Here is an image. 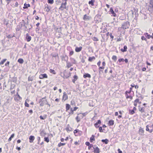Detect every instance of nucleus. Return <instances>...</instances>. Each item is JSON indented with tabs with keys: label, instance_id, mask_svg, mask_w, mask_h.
Masks as SVG:
<instances>
[{
	"label": "nucleus",
	"instance_id": "nucleus-12",
	"mask_svg": "<svg viewBox=\"0 0 153 153\" xmlns=\"http://www.w3.org/2000/svg\"><path fill=\"white\" fill-rule=\"evenodd\" d=\"M109 12L110 13L112 14V16L115 17L116 16V14L114 13V11L112 9V8H111L110 9Z\"/></svg>",
	"mask_w": 153,
	"mask_h": 153
},
{
	"label": "nucleus",
	"instance_id": "nucleus-18",
	"mask_svg": "<svg viewBox=\"0 0 153 153\" xmlns=\"http://www.w3.org/2000/svg\"><path fill=\"white\" fill-rule=\"evenodd\" d=\"M15 99L16 100H18L22 99V98L18 94V93H17L16 97H15Z\"/></svg>",
	"mask_w": 153,
	"mask_h": 153
},
{
	"label": "nucleus",
	"instance_id": "nucleus-47",
	"mask_svg": "<svg viewBox=\"0 0 153 153\" xmlns=\"http://www.w3.org/2000/svg\"><path fill=\"white\" fill-rule=\"evenodd\" d=\"M79 131V130L77 129L75 130L74 131V134L77 133Z\"/></svg>",
	"mask_w": 153,
	"mask_h": 153
},
{
	"label": "nucleus",
	"instance_id": "nucleus-30",
	"mask_svg": "<svg viewBox=\"0 0 153 153\" xmlns=\"http://www.w3.org/2000/svg\"><path fill=\"white\" fill-rule=\"evenodd\" d=\"M101 141L102 142L104 143L105 144H108V140L107 139L102 140Z\"/></svg>",
	"mask_w": 153,
	"mask_h": 153
},
{
	"label": "nucleus",
	"instance_id": "nucleus-50",
	"mask_svg": "<svg viewBox=\"0 0 153 153\" xmlns=\"http://www.w3.org/2000/svg\"><path fill=\"white\" fill-rule=\"evenodd\" d=\"M94 126L96 128H98L99 127V124H97V123H96L94 124Z\"/></svg>",
	"mask_w": 153,
	"mask_h": 153
},
{
	"label": "nucleus",
	"instance_id": "nucleus-3",
	"mask_svg": "<svg viewBox=\"0 0 153 153\" xmlns=\"http://www.w3.org/2000/svg\"><path fill=\"white\" fill-rule=\"evenodd\" d=\"M129 26V22H124L122 25V28L124 29H126L128 28Z\"/></svg>",
	"mask_w": 153,
	"mask_h": 153
},
{
	"label": "nucleus",
	"instance_id": "nucleus-38",
	"mask_svg": "<svg viewBox=\"0 0 153 153\" xmlns=\"http://www.w3.org/2000/svg\"><path fill=\"white\" fill-rule=\"evenodd\" d=\"M95 57L94 56L92 57H89L88 58V61L90 62H91L93 59H95Z\"/></svg>",
	"mask_w": 153,
	"mask_h": 153
},
{
	"label": "nucleus",
	"instance_id": "nucleus-10",
	"mask_svg": "<svg viewBox=\"0 0 153 153\" xmlns=\"http://www.w3.org/2000/svg\"><path fill=\"white\" fill-rule=\"evenodd\" d=\"M144 132V131L143 128H139L138 131V133L140 135H143Z\"/></svg>",
	"mask_w": 153,
	"mask_h": 153
},
{
	"label": "nucleus",
	"instance_id": "nucleus-53",
	"mask_svg": "<svg viewBox=\"0 0 153 153\" xmlns=\"http://www.w3.org/2000/svg\"><path fill=\"white\" fill-rule=\"evenodd\" d=\"M85 144L87 146H89L91 144H90V143L88 142H85Z\"/></svg>",
	"mask_w": 153,
	"mask_h": 153
},
{
	"label": "nucleus",
	"instance_id": "nucleus-25",
	"mask_svg": "<svg viewBox=\"0 0 153 153\" xmlns=\"http://www.w3.org/2000/svg\"><path fill=\"white\" fill-rule=\"evenodd\" d=\"M74 79L72 80V81L74 83H75V81L76 80L78 79V76H77L76 75H75L74 76Z\"/></svg>",
	"mask_w": 153,
	"mask_h": 153
},
{
	"label": "nucleus",
	"instance_id": "nucleus-2",
	"mask_svg": "<svg viewBox=\"0 0 153 153\" xmlns=\"http://www.w3.org/2000/svg\"><path fill=\"white\" fill-rule=\"evenodd\" d=\"M67 0H65L64 3L63 2L61 4V6L59 8V10H64L65 9H66V5L67 4L66 1Z\"/></svg>",
	"mask_w": 153,
	"mask_h": 153
},
{
	"label": "nucleus",
	"instance_id": "nucleus-48",
	"mask_svg": "<svg viewBox=\"0 0 153 153\" xmlns=\"http://www.w3.org/2000/svg\"><path fill=\"white\" fill-rule=\"evenodd\" d=\"M124 61V59L123 58L120 59H118V61L119 62H123Z\"/></svg>",
	"mask_w": 153,
	"mask_h": 153
},
{
	"label": "nucleus",
	"instance_id": "nucleus-49",
	"mask_svg": "<svg viewBox=\"0 0 153 153\" xmlns=\"http://www.w3.org/2000/svg\"><path fill=\"white\" fill-rule=\"evenodd\" d=\"M141 39L142 40H145L146 41H147L145 37L144 36H142L141 37Z\"/></svg>",
	"mask_w": 153,
	"mask_h": 153
},
{
	"label": "nucleus",
	"instance_id": "nucleus-1",
	"mask_svg": "<svg viewBox=\"0 0 153 153\" xmlns=\"http://www.w3.org/2000/svg\"><path fill=\"white\" fill-rule=\"evenodd\" d=\"M71 106H66V111L69 114H73L74 111H76L78 108L76 107H72Z\"/></svg>",
	"mask_w": 153,
	"mask_h": 153
},
{
	"label": "nucleus",
	"instance_id": "nucleus-36",
	"mask_svg": "<svg viewBox=\"0 0 153 153\" xmlns=\"http://www.w3.org/2000/svg\"><path fill=\"white\" fill-rule=\"evenodd\" d=\"M46 133L44 131H42L40 133V135L42 136H45Z\"/></svg>",
	"mask_w": 153,
	"mask_h": 153
},
{
	"label": "nucleus",
	"instance_id": "nucleus-24",
	"mask_svg": "<svg viewBox=\"0 0 153 153\" xmlns=\"http://www.w3.org/2000/svg\"><path fill=\"white\" fill-rule=\"evenodd\" d=\"M47 117V115L45 114L43 116L41 115L39 117L40 118L41 120H44Z\"/></svg>",
	"mask_w": 153,
	"mask_h": 153
},
{
	"label": "nucleus",
	"instance_id": "nucleus-54",
	"mask_svg": "<svg viewBox=\"0 0 153 153\" xmlns=\"http://www.w3.org/2000/svg\"><path fill=\"white\" fill-rule=\"evenodd\" d=\"M96 123L98 124H100L101 123V121L100 120H99Z\"/></svg>",
	"mask_w": 153,
	"mask_h": 153
},
{
	"label": "nucleus",
	"instance_id": "nucleus-64",
	"mask_svg": "<svg viewBox=\"0 0 153 153\" xmlns=\"http://www.w3.org/2000/svg\"><path fill=\"white\" fill-rule=\"evenodd\" d=\"M10 63V62L9 61H8L7 62V63L5 64V65L6 66H7V65H9Z\"/></svg>",
	"mask_w": 153,
	"mask_h": 153
},
{
	"label": "nucleus",
	"instance_id": "nucleus-6",
	"mask_svg": "<svg viewBox=\"0 0 153 153\" xmlns=\"http://www.w3.org/2000/svg\"><path fill=\"white\" fill-rule=\"evenodd\" d=\"M136 111V108L135 107H134L132 110L129 109V113L131 115H133L135 113Z\"/></svg>",
	"mask_w": 153,
	"mask_h": 153
},
{
	"label": "nucleus",
	"instance_id": "nucleus-31",
	"mask_svg": "<svg viewBox=\"0 0 153 153\" xmlns=\"http://www.w3.org/2000/svg\"><path fill=\"white\" fill-rule=\"evenodd\" d=\"M94 0H91V1H89L88 3L89 4H91L92 6H94Z\"/></svg>",
	"mask_w": 153,
	"mask_h": 153
},
{
	"label": "nucleus",
	"instance_id": "nucleus-55",
	"mask_svg": "<svg viewBox=\"0 0 153 153\" xmlns=\"http://www.w3.org/2000/svg\"><path fill=\"white\" fill-rule=\"evenodd\" d=\"M20 28H21L19 26H17V28H16V30L17 31H19L20 30Z\"/></svg>",
	"mask_w": 153,
	"mask_h": 153
},
{
	"label": "nucleus",
	"instance_id": "nucleus-29",
	"mask_svg": "<svg viewBox=\"0 0 153 153\" xmlns=\"http://www.w3.org/2000/svg\"><path fill=\"white\" fill-rule=\"evenodd\" d=\"M144 35L148 39H150L151 38V36L148 34V33H144Z\"/></svg>",
	"mask_w": 153,
	"mask_h": 153
},
{
	"label": "nucleus",
	"instance_id": "nucleus-41",
	"mask_svg": "<svg viewBox=\"0 0 153 153\" xmlns=\"http://www.w3.org/2000/svg\"><path fill=\"white\" fill-rule=\"evenodd\" d=\"M88 16H87L86 14H85L84 15L83 19L84 20H85L87 19H88Z\"/></svg>",
	"mask_w": 153,
	"mask_h": 153
},
{
	"label": "nucleus",
	"instance_id": "nucleus-5",
	"mask_svg": "<svg viewBox=\"0 0 153 153\" xmlns=\"http://www.w3.org/2000/svg\"><path fill=\"white\" fill-rule=\"evenodd\" d=\"M82 118V117L81 115V113H80L77 114V116L76 117V120L77 122L78 123Z\"/></svg>",
	"mask_w": 153,
	"mask_h": 153
},
{
	"label": "nucleus",
	"instance_id": "nucleus-16",
	"mask_svg": "<svg viewBox=\"0 0 153 153\" xmlns=\"http://www.w3.org/2000/svg\"><path fill=\"white\" fill-rule=\"evenodd\" d=\"M141 103V102L139 100V99H136V100L134 103V105H137V104H140Z\"/></svg>",
	"mask_w": 153,
	"mask_h": 153
},
{
	"label": "nucleus",
	"instance_id": "nucleus-13",
	"mask_svg": "<svg viewBox=\"0 0 153 153\" xmlns=\"http://www.w3.org/2000/svg\"><path fill=\"white\" fill-rule=\"evenodd\" d=\"M35 139V137L33 136H30L29 137V142L30 143L33 142Z\"/></svg>",
	"mask_w": 153,
	"mask_h": 153
},
{
	"label": "nucleus",
	"instance_id": "nucleus-19",
	"mask_svg": "<svg viewBox=\"0 0 153 153\" xmlns=\"http://www.w3.org/2000/svg\"><path fill=\"white\" fill-rule=\"evenodd\" d=\"M82 49V47H80L79 48L76 47L75 49V51L76 52H79L81 51Z\"/></svg>",
	"mask_w": 153,
	"mask_h": 153
},
{
	"label": "nucleus",
	"instance_id": "nucleus-23",
	"mask_svg": "<svg viewBox=\"0 0 153 153\" xmlns=\"http://www.w3.org/2000/svg\"><path fill=\"white\" fill-rule=\"evenodd\" d=\"M68 97L66 94L65 92L63 96V100L65 101L67 99Z\"/></svg>",
	"mask_w": 153,
	"mask_h": 153
},
{
	"label": "nucleus",
	"instance_id": "nucleus-33",
	"mask_svg": "<svg viewBox=\"0 0 153 153\" xmlns=\"http://www.w3.org/2000/svg\"><path fill=\"white\" fill-rule=\"evenodd\" d=\"M66 144V143H61L60 142L58 144V146L59 147H60L65 146Z\"/></svg>",
	"mask_w": 153,
	"mask_h": 153
},
{
	"label": "nucleus",
	"instance_id": "nucleus-20",
	"mask_svg": "<svg viewBox=\"0 0 153 153\" xmlns=\"http://www.w3.org/2000/svg\"><path fill=\"white\" fill-rule=\"evenodd\" d=\"M138 109L139 111H141L142 113L144 112L145 111V108L144 107H141L139 106Z\"/></svg>",
	"mask_w": 153,
	"mask_h": 153
},
{
	"label": "nucleus",
	"instance_id": "nucleus-52",
	"mask_svg": "<svg viewBox=\"0 0 153 153\" xmlns=\"http://www.w3.org/2000/svg\"><path fill=\"white\" fill-rule=\"evenodd\" d=\"M74 53V52L73 51H71L70 52L69 55L70 56H71Z\"/></svg>",
	"mask_w": 153,
	"mask_h": 153
},
{
	"label": "nucleus",
	"instance_id": "nucleus-27",
	"mask_svg": "<svg viewBox=\"0 0 153 153\" xmlns=\"http://www.w3.org/2000/svg\"><path fill=\"white\" fill-rule=\"evenodd\" d=\"M149 4L150 5L149 6V7L151 8H153V0H150L149 1Z\"/></svg>",
	"mask_w": 153,
	"mask_h": 153
},
{
	"label": "nucleus",
	"instance_id": "nucleus-28",
	"mask_svg": "<svg viewBox=\"0 0 153 153\" xmlns=\"http://www.w3.org/2000/svg\"><path fill=\"white\" fill-rule=\"evenodd\" d=\"M127 47L125 45L124 46L123 49L122 48L121 51L122 52H125L127 51Z\"/></svg>",
	"mask_w": 153,
	"mask_h": 153
},
{
	"label": "nucleus",
	"instance_id": "nucleus-45",
	"mask_svg": "<svg viewBox=\"0 0 153 153\" xmlns=\"http://www.w3.org/2000/svg\"><path fill=\"white\" fill-rule=\"evenodd\" d=\"M48 2L51 4H52L53 3V0H48Z\"/></svg>",
	"mask_w": 153,
	"mask_h": 153
},
{
	"label": "nucleus",
	"instance_id": "nucleus-8",
	"mask_svg": "<svg viewBox=\"0 0 153 153\" xmlns=\"http://www.w3.org/2000/svg\"><path fill=\"white\" fill-rule=\"evenodd\" d=\"M26 39L27 40V42H30L31 39V36H29L28 33H27L26 34Z\"/></svg>",
	"mask_w": 153,
	"mask_h": 153
},
{
	"label": "nucleus",
	"instance_id": "nucleus-61",
	"mask_svg": "<svg viewBox=\"0 0 153 153\" xmlns=\"http://www.w3.org/2000/svg\"><path fill=\"white\" fill-rule=\"evenodd\" d=\"M13 37V36H12L11 35H9L8 36H7V37L8 38H12Z\"/></svg>",
	"mask_w": 153,
	"mask_h": 153
},
{
	"label": "nucleus",
	"instance_id": "nucleus-59",
	"mask_svg": "<svg viewBox=\"0 0 153 153\" xmlns=\"http://www.w3.org/2000/svg\"><path fill=\"white\" fill-rule=\"evenodd\" d=\"M15 136V134H13L10 137L11 138H13L14 136Z\"/></svg>",
	"mask_w": 153,
	"mask_h": 153
},
{
	"label": "nucleus",
	"instance_id": "nucleus-51",
	"mask_svg": "<svg viewBox=\"0 0 153 153\" xmlns=\"http://www.w3.org/2000/svg\"><path fill=\"white\" fill-rule=\"evenodd\" d=\"M88 146V149L89 150H90V149L91 148L93 147V145L92 144H90V145H89Z\"/></svg>",
	"mask_w": 153,
	"mask_h": 153
},
{
	"label": "nucleus",
	"instance_id": "nucleus-7",
	"mask_svg": "<svg viewBox=\"0 0 153 153\" xmlns=\"http://www.w3.org/2000/svg\"><path fill=\"white\" fill-rule=\"evenodd\" d=\"M25 105H29V104L33 105V102L27 99L25 101Z\"/></svg>",
	"mask_w": 153,
	"mask_h": 153
},
{
	"label": "nucleus",
	"instance_id": "nucleus-40",
	"mask_svg": "<svg viewBox=\"0 0 153 153\" xmlns=\"http://www.w3.org/2000/svg\"><path fill=\"white\" fill-rule=\"evenodd\" d=\"M112 59L115 62H116L117 60V57L116 56L114 55L112 56Z\"/></svg>",
	"mask_w": 153,
	"mask_h": 153
},
{
	"label": "nucleus",
	"instance_id": "nucleus-37",
	"mask_svg": "<svg viewBox=\"0 0 153 153\" xmlns=\"http://www.w3.org/2000/svg\"><path fill=\"white\" fill-rule=\"evenodd\" d=\"M44 141L47 143H48L50 140L48 137H45L44 138Z\"/></svg>",
	"mask_w": 153,
	"mask_h": 153
},
{
	"label": "nucleus",
	"instance_id": "nucleus-15",
	"mask_svg": "<svg viewBox=\"0 0 153 153\" xmlns=\"http://www.w3.org/2000/svg\"><path fill=\"white\" fill-rule=\"evenodd\" d=\"M69 139L70 140V143H72L73 142V139L72 138H71L70 136H69L68 137H67L65 139V140L67 141Z\"/></svg>",
	"mask_w": 153,
	"mask_h": 153
},
{
	"label": "nucleus",
	"instance_id": "nucleus-58",
	"mask_svg": "<svg viewBox=\"0 0 153 153\" xmlns=\"http://www.w3.org/2000/svg\"><path fill=\"white\" fill-rule=\"evenodd\" d=\"M15 136V134H13L10 137L11 138H13L14 136Z\"/></svg>",
	"mask_w": 153,
	"mask_h": 153
},
{
	"label": "nucleus",
	"instance_id": "nucleus-43",
	"mask_svg": "<svg viewBox=\"0 0 153 153\" xmlns=\"http://www.w3.org/2000/svg\"><path fill=\"white\" fill-rule=\"evenodd\" d=\"M33 80V78L32 76H29L28 78V80L29 81H32Z\"/></svg>",
	"mask_w": 153,
	"mask_h": 153
},
{
	"label": "nucleus",
	"instance_id": "nucleus-9",
	"mask_svg": "<svg viewBox=\"0 0 153 153\" xmlns=\"http://www.w3.org/2000/svg\"><path fill=\"white\" fill-rule=\"evenodd\" d=\"M94 149V153H100V150L99 148L97 146L95 148H93Z\"/></svg>",
	"mask_w": 153,
	"mask_h": 153
},
{
	"label": "nucleus",
	"instance_id": "nucleus-17",
	"mask_svg": "<svg viewBox=\"0 0 153 153\" xmlns=\"http://www.w3.org/2000/svg\"><path fill=\"white\" fill-rule=\"evenodd\" d=\"M21 25V26L20 27V28H21L22 27V26H25L26 28H27V27L25 25V23L24 21V20H22V22H20Z\"/></svg>",
	"mask_w": 153,
	"mask_h": 153
},
{
	"label": "nucleus",
	"instance_id": "nucleus-60",
	"mask_svg": "<svg viewBox=\"0 0 153 153\" xmlns=\"http://www.w3.org/2000/svg\"><path fill=\"white\" fill-rule=\"evenodd\" d=\"M15 136V134H13L10 137L11 138H13L14 136Z\"/></svg>",
	"mask_w": 153,
	"mask_h": 153
},
{
	"label": "nucleus",
	"instance_id": "nucleus-14",
	"mask_svg": "<svg viewBox=\"0 0 153 153\" xmlns=\"http://www.w3.org/2000/svg\"><path fill=\"white\" fill-rule=\"evenodd\" d=\"M149 127L150 126L149 125H147L146 126V131H149L150 133H152L153 131V129H151L150 130L149 128Z\"/></svg>",
	"mask_w": 153,
	"mask_h": 153
},
{
	"label": "nucleus",
	"instance_id": "nucleus-63",
	"mask_svg": "<svg viewBox=\"0 0 153 153\" xmlns=\"http://www.w3.org/2000/svg\"><path fill=\"white\" fill-rule=\"evenodd\" d=\"M29 112L30 113V114H32L33 112V110H30L29 111Z\"/></svg>",
	"mask_w": 153,
	"mask_h": 153
},
{
	"label": "nucleus",
	"instance_id": "nucleus-4",
	"mask_svg": "<svg viewBox=\"0 0 153 153\" xmlns=\"http://www.w3.org/2000/svg\"><path fill=\"white\" fill-rule=\"evenodd\" d=\"M40 105H45L48 104V102L45 98H42L39 102Z\"/></svg>",
	"mask_w": 153,
	"mask_h": 153
},
{
	"label": "nucleus",
	"instance_id": "nucleus-32",
	"mask_svg": "<svg viewBox=\"0 0 153 153\" xmlns=\"http://www.w3.org/2000/svg\"><path fill=\"white\" fill-rule=\"evenodd\" d=\"M18 62L20 64H22L24 62V60L22 59L19 58L18 59Z\"/></svg>",
	"mask_w": 153,
	"mask_h": 153
},
{
	"label": "nucleus",
	"instance_id": "nucleus-22",
	"mask_svg": "<svg viewBox=\"0 0 153 153\" xmlns=\"http://www.w3.org/2000/svg\"><path fill=\"white\" fill-rule=\"evenodd\" d=\"M95 140V136L94 135H92L90 138V141L91 143H92L93 141Z\"/></svg>",
	"mask_w": 153,
	"mask_h": 153
},
{
	"label": "nucleus",
	"instance_id": "nucleus-57",
	"mask_svg": "<svg viewBox=\"0 0 153 153\" xmlns=\"http://www.w3.org/2000/svg\"><path fill=\"white\" fill-rule=\"evenodd\" d=\"M109 35H110V36L111 38H112V39H113L114 38V36L112 35V34L111 33L109 34Z\"/></svg>",
	"mask_w": 153,
	"mask_h": 153
},
{
	"label": "nucleus",
	"instance_id": "nucleus-44",
	"mask_svg": "<svg viewBox=\"0 0 153 153\" xmlns=\"http://www.w3.org/2000/svg\"><path fill=\"white\" fill-rule=\"evenodd\" d=\"M92 39L94 41H97L99 40L98 39L95 37H94Z\"/></svg>",
	"mask_w": 153,
	"mask_h": 153
},
{
	"label": "nucleus",
	"instance_id": "nucleus-21",
	"mask_svg": "<svg viewBox=\"0 0 153 153\" xmlns=\"http://www.w3.org/2000/svg\"><path fill=\"white\" fill-rule=\"evenodd\" d=\"M114 124V121L113 120H110L108 122V125L109 126H113Z\"/></svg>",
	"mask_w": 153,
	"mask_h": 153
},
{
	"label": "nucleus",
	"instance_id": "nucleus-42",
	"mask_svg": "<svg viewBox=\"0 0 153 153\" xmlns=\"http://www.w3.org/2000/svg\"><path fill=\"white\" fill-rule=\"evenodd\" d=\"M50 72L51 73H52L53 74H56V73L55 72V71L54 70H52L51 69L50 70Z\"/></svg>",
	"mask_w": 153,
	"mask_h": 153
},
{
	"label": "nucleus",
	"instance_id": "nucleus-26",
	"mask_svg": "<svg viewBox=\"0 0 153 153\" xmlns=\"http://www.w3.org/2000/svg\"><path fill=\"white\" fill-rule=\"evenodd\" d=\"M83 77L85 78H86V77L91 78V75L88 74H85L83 75Z\"/></svg>",
	"mask_w": 153,
	"mask_h": 153
},
{
	"label": "nucleus",
	"instance_id": "nucleus-39",
	"mask_svg": "<svg viewBox=\"0 0 153 153\" xmlns=\"http://www.w3.org/2000/svg\"><path fill=\"white\" fill-rule=\"evenodd\" d=\"M7 59H4L1 61L0 62V64L1 65H3L4 64V62L6 61Z\"/></svg>",
	"mask_w": 153,
	"mask_h": 153
},
{
	"label": "nucleus",
	"instance_id": "nucleus-35",
	"mask_svg": "<svg viewBox=\"0 0 153 153\" xmlns=\"http://www.w3.org/2000/svg\"><path fill=\"white\" fill-rule=\"evenodd\" d=\"M24 6L23 7V8L24 9L27 8L28 7H30V4H27L26 3H25L24 4Z\"/></svg>",
	"mask_w": 153,
	"mask_h": 153
},
{
	"label": "nucleus",
	"instance_id": "nucleus-34",
	"mask_svg": "<svg viewBox=\"0 0 153 153\" xmlns=\"http://www.w3.org/2000/svg\"><path fill=\"white\" fill-rule=\"evenodd\" d=\"M88 113V112H86L83 113H81V115H82V118L83 117H85L87 115Z\"/></svg>",
	"mask_w": 153,
	"mask_h": 153
},
{
	"label": "nucleus",
	"instance_id": "nucleus-46",
	"mask_svg": "<svg viewBox=\"0 0 153 153\" xmlns=\"http://www.w3.org/2000/svg\"><path fill=\"white\" fill-rule=\"evenodd\" d=\"M99 130L100 132H103L102 128V127H99Z\"/></svg>",
	"mask_w": 153,
	"mask_h": 153
},
{
	"label": "nucleus",
	"instance_id": "nucleus-11",
	"mask_svg": "<svg viewBox=\"0 0 153 153\" xmlns=\"http://www.w3.org/2000/svg\"><path fill=\"white\" fill-rule=\"evenodd\" d=\"M48 76L45 74H41L39 76V78L40 79H43L44 78H47Z\"/></svg>",
	"mask_w": 153,
	"mask_h": 153
},
{
	"label": "nucleus",
	"instance_id": "nucleus-56",
	"mask_svg": "<svg viewBox=\"0 0 153 153\" xmlns=\"http://www.w3.org/2000/svg\"><path fill=\"white\" fill-rule=\"evenodd\" d=\"M117 151H118V153H122V152L119 149H117Z\"/></svg>",
	"mask_w": 153,
	"mask_h": 153
},
{
	"label": "nucleus",
	"instance_id": "nucleus-62",
	"mask_svg": "<svg viewBox=\"0 0 153 153\" xmlns=\"http://www.w3.org/2000/svg\"><path fill=\"white\" fill-rule=\"evenodd\" d=\"M124 61H125V62L127 63L128 62V60L127 59H125Z\"/></svg>",
	"mask_w": 153,
	"mask_h": 153
}]
</instances>
